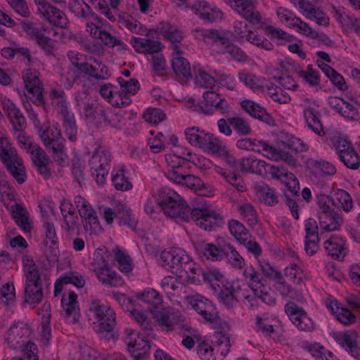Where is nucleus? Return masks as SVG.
<instances>
[{"label":"nucleus","mask_w":360,"mask_h":360,"mask_svg":"<svg viewBox=\"0 0 360 360\" xmlns=\"http://www.w3.org/2000/svg\"><path fill=\"white\" fill-rule=\"evenodd\" d=\"M158 204L168 217L186 221L190 220L192 208L174 190L165 188L160 191Z\"/></svg>","instance_id":"nucleus-1"},{"label":"nucleus","mask_w":360,"mask_h":360,"mask_svg":"<svg viewBox=\"0 0 360 360\" xmlns=\"http://www.w3.org/2000/svg\"><path fill=\"white\" fill-rule=\"evenodd\" d=\"M0 158L6 169L18 184L24 183L27 179L25 167L22 159L9 142L7 137L0 134Z\"/></svg>","instance_id":"nucleus-2"},{"label":"nucleus","mask_w":360,"mask_h":360,"mask_svg":"<svg viewBox=\"0 0 360 360\" xmlns=\"http://www.w3.org/2000/svg\"><path fill=\"white\" fill-rule=\"evenodd\" d=\"M225 1L250 23L252 25H259V28L264 30L265 34L269 36L271 39H283L286 41H290L292 39V36L288 34L283 30L276 28L272 25H266L262 21V16L255 8L257 4L256 0L253 1L252 8H248V6L245 4H243V5L238 8L233 6V4H235L233 1L229 2V0H225Z\"/></svg>","instance_id":"nucleus-3"},{"label":"nucleus","mask_w":360,"mask_h":360,"mask_svg":"<svg viewBox=\"0 0 360 360\" xmlns=\"http://www.w3.org/2000/svg\"><path fill=\"white\" fill-rule=\"evenodd\" d=\"M38 134L46 148L53 153V158L59 165L65 162L66 158L64 146L65 139L58 125H53L46 129L38 128Z\"/></svg>","instance_id":"nucleus-4"},{"label":"nucleus","mask_w":360,"mask_h":360,"mask_svg":"<svg viewBox=\"0 0 360 360\" xmlns=\"http://www.w3.org/2000/svg\"><path fill=\"white\" fill-rule=\"evenodd\" d=\"M193 110L203 113L206 115H212L219 112L223 115L231 112V107L226 98L214 91H207L202 94V101L193 104Z\"/></svg>","instance_id":"nucleus-5"},{"label":"nucleus","mask_w":360,"mask_h":360,"mask_svg":"<svg viewBox=\"0 0 360 360\" xmlns=\"http://www.w3.org/2000/svg\"><path fill=\"white\" fill-rule=\"evenodd\" d=\"M329 202L326 195H317L319 225L321 229L326 232L339 230L342 224V219L338 211L329 206Z\"/></svg>","instance_id":"nucleus-6"},{"label":"nucleus","mask_w":360,"mask_h":360,"mask_svg":"<svg viewBox=\"0 0 360 360\" xmlns=\"http://www.w3.org/2000/svg\"><path fill=\"white\" fill-rule=\"evenodd\" d=\"M281 181L286 187L282 198L290 210L292 217L295 219H298L300 217L298 213L299 202L302 201L300 198L299 181L292 173L286 169H285Z\"/></svg>","instance_id":"nucleus-7"},{"label":"nucleus","mask_w":360,"mask_h":360,"mask_svg":"<svg viewBox=\"0 0 360 360\" xmlns=\"http://www.w3.org/2000/svg\"><path fill=\"white\" fill-rule=\"evenodd\" d=\"M111 160V153L107 149L95 150L89 160L91 174L99 186H103L106 181Z\"/></svg>","instance_id":"nucleus-8"},{"label":"nucleus","mask_w":360,"mask_h":360,"mask_svg":"<svg viewBox=\"0 0 360 360\" xmlns=\"http://www.w3.org/2000/svg\"><path fill=\"white\" fill-rule=\"evenodd\" d=\"M89 311L99 322L98 330L100 333H109L113 330L116 325L115 313L110 305L96 300L91 302Z\"/></svg>","instance_id":"nucleus-9"},{"label":"nucleus","mask_w":360,"mask_h":360,"mask_svg":"<svg viewBox=\"0 0 360 360\" xmlns=\"http://www.w3.org/2000/svg\"><path fill=\"white\" fill-rule=\"evenodd\" d=\"M160 259L162 267L178 277H182L184 266L191 258L182 249L172 248L169 250H163Z\"/></svg>","instance_id":"nucleus-10"},{"label":"nucleus","mask_w":360,"mask_h":360,"mask_svg":"<svg viewBox=\"0 0 360 360\" xmlns=\"http://www.w3.org/2000/svg\"><path fill=\"white\" fill-rule=\"evenodd\" d=\"M191 219L205 231L214 230L224 224V218L220 214L204 206L200 208H192Z\"/></svg>","instance_id":"nucleus-11"},{"label":"nucleus","mask_w":360,"mask_h":360,"mask_svg":"<svg viewBox=\"0 0 360 360\" xmlns=\"http://www.w3.org/2000/svg\"><path fill=\"white\" fill-rule=\"evenodd\" d=\"M190 304L192 308L211 325L216 324L222 320L213 302L205 297L200 295L193 296L191 297Z\"/></svg>","instance_id":"nucleus-12"},{"label":"nucleus","mask_w":360,"mask_h":360,"mask_svg":"<svg viewBox=\"0 0 360 360\" xmlns=\"http://www.w3.org/2000/svg\"><path fill=\"white\" fill-rule=\"evenodd\" d=\"M285 311L291 322L299 330L305 332H311L315 328L312 319L308 316L304 309L293 302H288L284 307Z\"/></svg>","instance_id":"nucleus-13"},{"label":"nucleus","mask_w":360,"mask_h":360,"mask_svg":"<svg viewBox=\"0 0 360 360\" xmlns=\"http://www.w3.org/2000/svg\"><path fill=\"white\" fill-rule=\"evenodd\" d=\"M80 217L83 220V226L86 232L91 233L101 229L96 212L90 203L82 196L78 195L75 200Z\"/></svg>","instance_id":"nucleus-14"},{"label":"nucleus","mask_w":360,"mask_h":360,"mask_svg":"<svg viewBox=\"0 0 360 360\" xmlns=\"http://www.w3.org/2000/svg\"><path fill=\"white\" fill-rule=\"evenodd\" d=\"M30 329L23 321H14L8 330L5 340L13 349H21L27 343L26 339L30 335Z\"/></svg>","instance_id":"nucleus-15"},{"label":"nucleus","mask_w":360,"mask_h":360,"mask_svg":"<svg viewBox=\"0 0 360 360\" xmlns=\"http://www.w3.org/2000/svg\"><path fill=\"white\" fill-rule=\"evenodd\" d=\"M39 13L51 24L61 28H67L69 21L65 14L58 8L50 5L45 1L34 0Z\"/></svg>","instance_id":"nucleus-16"},{"label":"nucleus","mask_w":360,"mask_h":360,"mask_svg":"<svg viewBox=\"0 0 360 360\" xmlns=\"http://www.w3.org/2000/svg\"><path fill=\"white\" fill-rule=\"evenodd\" d=\"M303 102L304 103L303 114L307 126L317 135L325 136L326 133L320 119L321 113L316 108L319 105L308 98L304 99Z\"/></svg>","instance_id":"nucleus-17"},{"label":"nucleus","mask_w":360,"mask_h":360,"mask_svg":"<svg viewBox=\"0 0 360 360\" xmlns=\"http://www.w3.org/2000/svg\"><path fill=\"white\" fill-rule=\"evenodd\" d=\"M154 317L163 331L171 332L176 326H180L181 316L173 308L164 307L154 314Z\"/></svg>","instance_id":"nucleus-18"},{"label":"nucleus","mask_w":360,"mask_h":360,"mask_svg":"<svg viewBox=\"0 0 360 360\" xmlns=\"http://www.w3.org/2000/svg\"><path fill=\"white\" fill-rule=\"evenodd\" d=\"M22 79L29 94V98L32 103L37 105L44 104L42 95L43 88L38 76L34 74L31 70H27L23 74Z\"/></svg>","instance_id":"nucleus-19"},{"label":"nucleus","mask_w":360,"mask_h":360,"mask_svg":"<svg viewBox=\"0 0 360 360\" xmlns=\"http://www.w3.org/2000/svg\"><path fill=\"white\" fill-rule=\"evenodd\" d=\"M192 8L200 19L207 22H216L221 20L224 18V14L221 10L215 6H212L204 0L198 1L193 4Z\"/></svg>","instance_id":"nucleus-20"},{"label":"nucleus","mask_w":360,"mask_h":360,"mask_svg":"<svg viewBox=\"0 0 360 360\" xmlns=\"http://www.w3.org/2000/svg\"><path fill=\"white\" fill-rule=\"evenodd\" d=\"M158 32L162 33L172 44L174 50L178 49L179 44L183 39V34L180 30L169 23L162 22L156 29L149 30L145 35L152 37L153 33Z\"/></svg>","instance_id":"nucleus-21"},{"label":"nucleus","mask_w":360,"mask_h":360,"mask_svg":"<svg viewBox=\"0 0 360 360\" xmlns=\"http://www.w3.org/2000/svg\"><path fill=\"white\" fill-rule=\"evenodd\" d=\"M335 340L354 359L360 360V347L357 345L356 334L352 332H334Z\"/></svg>","instance_id":"nucleus-22"},{"label":"nucleus","mask_w":360,"mask_h":360,"mask_svg":"<svg viewBox=\"0 0 360 360\" xmlns=\"http://www.w3.org/2000/svg\"><path fill=\"white\" fill-rule=\"evenodd\" d=\"M2 109L7 115L14 130L23 129L27 122L25 117L15 105L9 99H4L1 103Z\"/></svg>","instance_id":"nucleus-23"},{"label":"nucleus","mask_w":360,"mask_h":360,"mask_svg":"<svg viewBox=\"0 0 360 360\" xmlns=\"http://www.w3.org/2000/svg\"><path fill=\"white\" fill-rule=\"evenodd\" d=\"M241 108L251 117L256 118L269 125L274 124V120L266 109L251 100H243L240 103Z\"/></svg>","instance_id":"nucleus-24"},{"label":"nucleus","mask_w":360,"mask_h":360,"mask_svg":"<svg viewBox=\"0 0 360 360\" xmlns=\"http://www.w3.org/2000/svg\"><path fill=\"white\" fill-rule=\"evenodd\" d=\"M137 335V338L134 340H130L127 342L128 350L134 360H146L148 357L150 345L149 342L146 340L145 335L140 336Z\"/></svg>","instance_id":"nucleus-25"},{"label":"nucleus","mask_w":360,"mask_h":360,"mask_svg":"<svg viewBox=\"0 0 360 360\" xmlns=\"http://www.w3.org/2000/svg\"><path fill=\"white\" fill-rule=\"evenodd\" d=\"M324 248L328 255L334 259H343L347 255L346 240L337 235H333L325 241Z\"/></svg>","instance_id":"nucleus-26"},{"label":"nucleus","mask_w":360,"mask_h":360,"mask_svg":"<svg viewBox=\"0 0 360 360\" xmlns=\"http://www.w3.org/2000/svg\"><path fill=\"white\" fill-rule=\"evenodd\" d=\"M225 244L226 243L224 242L217 245L214 243L202 242L197 244L196 248L206 257L207 259L212 261H221L224 259Z\"/></svg>","instance_id":"nucleus-27"},{"label":"nucleus","mask_w":360,"mask_h":360,"mask_svg":"<svg viewBox=\"0 0 360 360\" xmlns=\"http://www.w3.org/2000/svg\"><path fill=\"white\" fill-rule=\"evenodd\" d=\"M193 32L197 39L204 41H211L220 46L225 43L228 37L227 33L222 30L196 28Z\"/></svg>","instance_id":"nucleus-28"},{"label":"nucleus","mask_w":360,"mask_h":360,"mask_svg":"<svg viewBox=\"0 0 360 360\" xmlns=\"http://www.w3.org/2000/svg\"><path fill=\"white\" fill-rule=\"evenodd\" d=\"M183 53V51L177 49L176 54L177 56H174L172 61V68L179 78L185 80H188L191 78V65L188 60L180 56Z\"/></svg>","instance_id":"nucleus-29"},{"label":"nucleus","mask_w":360,"mask_h":360,"mask_svg":"<svg viewBox=\"0 0 360 360\" xmlns=\"http://www.w3.org/2000/svg\"><path fill=\"white\" fill-rule=\"evenodd\" d=\"M61 304L66 316L68 317L72 316L74 323L78 322L79 308L77 302V295L73 291H69L68 294H63L61 299Z\"/></svg>","instance_id":"nucleus-30"},{"label":"nucleus","mask_w":360,"mask_h":360,"mask_svg":"<svg viewBox=\"0 0 360 360\" xmlns=\"http://www.w3.org/2000/svg\"><path fill=\"white\" fill-rule=\"evenodd\" d=\"M66 284H72L78 288H83L85 285V280L81 275H77L72 271L65 273L58 278L54 286V296H58L63 290V287Z\"/></svg>","instance_id":"nucleus-31"},{"label":"nucleus","mask_w":360,"mask_h":360,"mask_svg":"<svg viewBox=\"0 0 360 360\" xmlns=\"http://www.w3.org/2000/svg\"><path fill=\"white\" fill-rule=\"evenodd\" d=\"M329 200L328 205L335 210L342 207L345 212H349L352 207V200L350 195L344 190H338L333 195H327Z\"/></svg>","instance_id":"nucleus-32"},{"label":"nucleus","mask_w":360,"mask_h":360,"mask_svg":"<svg viewBox=\"0 0 360 360\" xmlns=\"http://www.w3.org/2000/svg\"><path fill=\"white\" fill-rule=\"evenodd\" d=\"M255 193L259 202L267 206L274 207L278 203V196L274 189L262 183L255 186Z\"/></svg>","instance_id":"nucleus-33"},{"label":"nucleus","mask_w":360,"mask_h":360,"mask_svg":"<svg viewBox=\"0 0 360 360\" xmlns=\"http://www.w3.org/2000/svg\"><path fill=\"white\" fill-rule=\"evenodd\" d=\"M95 65L89 63L87 66V71L84 75L87 76L89 79H96L98 81H103L108 79L111 74L108 68L101 60L94 59Z\"/></svg>","instance_id":"nucleus-34"},{"label":"nucleus","mask_w":360,"mask_h":360,"mask_svg":"<svg viewBox=\"0 0 360 360\" xmlns=\"http://www.w3.org/2000/svg\"><path fill=\"white\" fill-rule=\"evenodd\" d=\"M212 326L217 330L213 335L212 345L226 347L230 349V339L228 335L229 331V324L226 321L221 320L217 323Z\"/></svg>","instance_id":"nucleus-35"},{"label":"nucleus","mask_w":360,"mask_h":360,"mask_svg":"<svg viewBox=\"0 0 360 360\" xmlns=\"http://www.w3.org/2000/svg\"><path fill=\"white\" fill-rule=\"evenodd\" d=\"M183 276L189 283L198 285L201 283V278L204 270L201 266L190 259L186 265H184Z\"/></svg>","instance_id":"nucleus-36"},{"label":"nucleus","mask_w":360,"mask_h":360,"mask_svg":"<svg viewBox=\"0 0 360 360\" xmlns=\"http://www.w3.org/2000/svg\"><path fill=\"white\" fill-rule=\"evenodd\" d=\"M11 214L17 225L25 233L31 229L27 211L20 204L16 203L11 207Z\"/></svg>","instance_id":"nucleus-37"},{"label":"nucleus","mask_w":360,"mask_h":360,"mask_svg":"<svg viewBox=\"0 0 360 360\" xmlns=\"http://www.w3.org/2000/svg\"><path fill=\"white\" fill-rule=\"evenodd\" d=\"M110 252L104 249H98L94 252L91 266L96 276L102 274L103 270L110 267Z\"/></svg>","instance_id":"nucleus-38"},{"label":"nucleus","mask_w":360,"mask_h":360,"mask_svg":"<svg viewBox=\"0 0 360 360\" xmlns=\"http://www.w3.org/2000/svg\"><path fill=\"white\" fill-rule=\"evenodd\" d=\"M219 301L225 305L227 309H231L233 307L236 302L234 296L235 289L229 284V286L225 284H217V288L214 290Z\"/></svg>","instance_id":"nucleus-39"},{"label":"nucleus","mask_w":360,"mask_h":360,"mask_svg":"<svg viewBox=\"0 0 360 360\" xmlns=\"http://www.w3.org/2000/svg\"><path fill=\"white\" fill-rule=\"evenodd\" d=\"M335 315L337 319L345 325H349L356 321L354 314L347 308L343 307L337 301L331 302L328 306Z\"/></svg>","instance_id":"nucleus-40"},{"label":"nucleus","mask_w":360,"mask_h":360,"mask_svg":"<svg viewBox=\"0 0 360 360\" xmlns=\"http://www.w3.org/2000/svg\"><path fill=\"white\" fill-rule=\"evenodd\" d=\"M210 133L205 132L204 130L200 129L198 127L188 128L185 131L186 139L193 146H198L203 148L208 141Z\"/></svg>","instance_id":"nucleus-41"},{"label":"nucleus","mask_w":360,"mask_h":360,"mask_svg":"<svg viewBox=\"0 0 360 360\" xmlns=\"http://www.w3.org/2000/svg\"><path fill=\"white\" fill-rule=\"evenodd\" d=\"M115 218L119 219L120 225L127 226L130 228L136 226V221L131 217V210L120 201L115 202Z\"/></svg>","instance_id":"nucleus-42"},{"label":"nucleus","mask_w":360,"mask_h":360,"mask_svg":"<svg viewBox=\"0 0 360 360\" xmlns=\"http://www.w3.org/2000/svg\"><path fill=\"white\" fill-rule=\"evenodd\" d=\"M96 276L103 285L110 288L121 287L124 283L123 278L110 267L103 270L102 274H99Z\"/></svg>","instance_id":"nucleus-43"},{"label":"nucleus","mask_w":360,"mask_h":360,"mask_svg":"<svg viewBox=\"0 0 360 360\" xmlns=\"http://www.w3.org/2000/svg\"><path fill=\"white\" fill-rule=\"evenodd\" d=\"M68 214L69 216L65 214V210L62 209V216L65 222L64 229L67 234L70 237L79 235L81 229L79 217L75 214V211H68Z\"/></svg>","instance_id":"nucleus-44"},{"label":"nucleus","mask_w":360,"mask_h":360,"mask_svg":"<svg viewBox=\"0 0 360 360\" xmlns=\"http://www.w3.org/2000/svg\"><path fill=\"white\" fill-rule=\"evenodd\" d=\"M266 163L261 160L252 157L243 158L240 162V168L243 172L262 174Z\"/></svg>","instance_id":"nucleus-45"},{"label":"nucleus","mask_w":360,"mask_h":360,"mask_svg":"<svg viewBox=\"0 0 360 360\" xmlns=\"http://www.w3.org/2000/svg\"><path fill=\"white\" fill-rule=\"evenodd\" d=\"M358 106H360V103L356 98L352 96L345 102L340 115L347 120L360 122V111Z\"/></svg>","instance_id":"nucleus-46"},{"label":"nucleus","mask_w":360,"mask_h":360,"mask_svg":"<svg viewBox=\"0 0 360 360\" xmlns=\"http://www.w3.org/2000/svg\"><path fill=\"white\" fill-rule=\"evenodd\" d=\"M136 300H142L144 303L155 307L162 302V297L160 293L153 288L145 289L143 291L134 293Z\"/></svg>","instance_id":"nucleus-47"},{"label":"nucleus","mask_w":360,"mask_h":360,"mask_svg":"<svg viewBox=\"0 0 360 360\" xmlns=\"http://www.w3.org/2000/svg\"><path fill=\"white\" fill-rule=\"evenodd\" d=\"M229 229L231 234L238 242H245L247 238H251V234L245 226L239 221L231 219L228 222Z\"/></svg>","instance_id":"nucleus-48"},{"label":"nucleus","mask_w":360,"mask_h":360,"mask_svg":"<svg viewBox=\"0 0 360 360\" xmlns=\"http://www.w3.org/2000/svg\"><path fill=\"white\" fill-rule=\"evenodd\" d=\"M43 297L41 283L25 284V302L30 304H38Z\"/></svg>","instance_id":"nucleus-49"},{"label":"nucleus","mask_w":360,"mask_h":360,"mask_svg":"<svg viewBox=\"0 0 360 360\" xmlns=\"http://www.w3.org/2000/svg\"><path fill=\"white\" fill-rule=\"evenodd\" d=\"M238 79L240 82L250 89L261 91H264L265 86L263 84L264 80H261L255 75L247 71L243 70L239 72Z\"/></svg>","instance_id":"nucleus-50"},{"label":"nucleus","mask_w":360,"mask_h":360,"mask_svg":"<svg viewBox=\"0 0 360 360\" xmlns=\"http://www.w3.org/2000/svg\"><path fill=\"white\" fill-rule=\"evenodd\" d=\"M265 88L271 99L280 104H287L291 101L290 96L284 89L273 83L266 84Z\"/></svg>","instance_id":"nucleus-51"},{"label":"nucleus","mask_w":360,"mask_h":360,"mask_svg":"<svg viewBox=\"0 0 360 360\" xmlns=\"http://www.w3.org/2000/svg\"><path fill=\"white\" fill-rule=\"evenodd\" d=\"M245 279L248 281L249 286L255 291L264 287L265 280L260 274L252 266L247 267L243 271Z\"/></svg>","instance_id":"nucleus-52"},{"label":"nucleus","mask_w":360,"mask_h":360,"mask_svg":"<svg viewBox=\"0 0 360 360\" xmlns=\"http://www.w3.org/2000/svg\"><path fill=\"white\" fill-rule=\"evenodd\" d=\"M24 271L26 278L25 284L41 283L38 267L33 259H27L24 262Z\"/></svg>","instance_id":"nucleus-53"},{"label":"nucleus","mask_w":360,"mask_h":360,"mask_svg":"<svg viewBox=\"0 0 360 360\" xmlns=\"http://www.w3.org/2000/svg\"><path fill=\"white\" fill-rule=\"evenodd\" d=\"M226 43L221 44V51L223 53H227L236 60L239 62H245L248 60L246 53L238 46L231 43L229 37H226Z\"/></svg>","instance_id":"nucleus-54"},{"label":"nucleus","mask_w":360,"mask_h":360,"mask_svg":"<svg viewBox=\"0 0 360 360\" xmlns=\"http://www.w3.org/2000/svg\"><path fill=\"white\" fill-rule=\"evenodd\" d=\"M224 259L235 268L242 269L245 266V260L238 251L229 243L225 244Z\"/></svg>","instance_id":"nucleus-55"},{"label":"nucleus","mask_w":360,"mask_h":360,"mask_svg":"<svg viewBox=\"0 0 360 360\" xmlns=\"http://www.w3.org/2000/svg\"><path fill=\"white\" fill-rule=\"evenodd\" d=\"M77 105L79 108L81 113L85 117L86 119L91 120L95 111L98 109L97 107L99 104L96 101H84L81 95L76 97Z\"/></svg>","instance_id":"nucleus-56"},{"label":"nucleus","mask_w":360,"mask_h":360,"mask_svg":"<svg viewBox=\"0 0 360 360\" xmlns=\"http://www.w3.org/2000/svg\"><path fill=\"white\" fill-rule=\"evenodd\" d=\"M246 39L252 44L265 51H271L274 47L269 40L259 34L257 32H249Z\"/></svg>","instance_id":"nucleus-57"},{"label":"nucleus","mask_w":360,"mask_h":360,"mask_svg":"<svg viewBox=\"0 0 360 360\" xmlns=\"http://www.w3.org/2000/svg\"><path fill=\"white\" fill-rule=\"evenodd\" d=\"M228 122L239 136H243L251 134V127L244 118L240 117H229Z\"/></svg>","instance_id":"nucleus-58"},{"label":"nucleus","mask_w":360,"mask_h":360,"mask_svg":"<svg viewBox=\"0 0 360 360\" xmlns=\"http://www.w3.org/2000/svg\"><path fill=\"white\" fill-rule=\"evenodd\" d=\"M112 182L115 188L121 191L131 190L133 187L129 179L125 176L123 169L117 170L116 174L112 175Z\"/></svg>","instance_id":"nucleus-59"},{"label":"nucleus","mask_w":360,"mask_h":360,"mask_svg":"<svg viewBox=\"0 0 360 360\" xmlns=\"http://www.w3.org/2000/svg\"><path fill=\"white\" fill-rule=\"evenodd\" d=\"M21 25L23 31L27 34L29 38L36 41L39 37H41L46 31L44 27H39L37 23L30 21H22Z\"/></svg>","instance_id":"nucleus-60"},{"label":"nucleus","mask_w":360,"mask_h":360,"mask_svg":"<svg viewBox=\"0 0 360 360\" xmlns=\"http://www.w3.org/2000/svg\"><path fill=\"white\" fill-rule=\"evenodd\" d=\"M194 74L196 83L201 86L211 89L214 86L216 79L202 68H195Z\"/></svg>","instance_id":"nucleus-61"},{"label":"nucleus","mask_w":360,"mask_h":360,"mask_svg":"<svg viewBox=\"0 0 360 360\" xmlns=\"http://www.w3.org/2000/svg\"><path fill=\"white\" fill-rule=\"evenodd\" d=\"M340 161L349 169L356 170L360 167V156L353 148L339 157Z\"/></svg>","instance_id":"nucleus-62"},{"label":"nucleus","mask_w":360,"mask_h":360,"mask_svg":"<svg viewBox=\"0 0 360 360\" xmlns=\"http://www.w3.org/2000/svg\"><path fill=\"white\" fill-rule=\"evenodd\" d=\"M129 313L131 316L139 324L143 333L147 336L150 335L153 331L150 320L143 312L137 309H131Z\"/></svg>","instance_id":"nucleus-63"},{"label":"nucleus","mask_w":360,"mask_h":360,"mask_svg":"<svg viewBox=\"0 0 360 360\" xmlns=\"http://www.w3.org/2000/svg\"><path fill=\"white\" fill-rule=\"evenodd\" d=\"M252 148V150L261 153L269 159H275L278 157L275 153V147L264 141L254 139Z\"/></svg>","instance_id":"nucleus-64"}]
</instances>
